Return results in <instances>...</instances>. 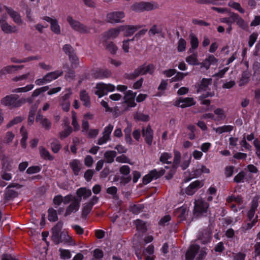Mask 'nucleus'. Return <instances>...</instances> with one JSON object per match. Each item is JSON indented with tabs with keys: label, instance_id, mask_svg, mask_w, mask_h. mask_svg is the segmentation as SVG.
<instances>
[{
	"label": "nucleus",
	"instance_id": "nucleus-26",
	"mask_svg": "<svg viewBox=\"0 0 260 260\" xmlns=\"http://www.w3.org/2000/svg\"><path fill=\"white\" fill-rule=\"evenodd\" d=\"M120 32L121 30L119 26L117 27L109 29L108 31L105 32L104 34V37L106 39H114L119 35Z\"/></svg>",
	"mask_w": 260,
	"mask_h": 260
},
{
	"label": "nucleus",
	"instance_id": "nucleus-16",
	"mask_svg": "<svg viewBox=\"0 0 260 260\" xmlns=\"http://www.w3.org/2000/svg\"><path fill=\"white\" fill-rule=\"evenodd\" d=\"M43 19L50 23V28L52 31L57 35L60 33V27L58 20L56 18L46 16L44 17Z\"/></svg>",
	"mask_w": 260,
	"mask_h": 260
},
{
	"label": "nucleus",
	"instance_id": "nucleus-56",
	"mask_svg": "<svg viewBox=\"0 0 260 260\" xmlns=\"http://www.w3.org/2000/svg\"><path fill=\"white\" fill-rule=\"evenodd\" d=\"M186 42L185 40L180 39L178 42L177 50L178 52H183L186 49Z\"/></svg>",
	"mask_w": 260,
	"mask_h": 260
},
{
	"label": "nucleus",
	"instance_id": "nucleus-45",
	"mask_svg": "<svg viewBox=\"0 0 260 260\" xmlns=\"http://www.w3.org/2000/svg\"><path fill=\"white\" fill-rule=\"evenodd\" d=\"M135 224L138 231L141 232H144L146 231V223L143 221L137 219L135 221Z\"/></svg>",
	"mask_w": 260,
	"mask_h": 260
},
{
	"label": "nucleus",
	"instance_id": "nucleus-40",
	"mask_svg": "<svg viewBox=\"0 0 260 260\" xmlns=\"http://www.w3.org/2000/svg\"><path fill=\"white\" fill-rule=\"evenodd\" d=\"M172 154L168 152H164L161 154L159 160L164 164H169L171 163Z\"/></svg>",
	"mask_w": 260,
	"mask_h": 260
},
{
	"label": "nucleus",
	"instance_id": "nucleus-41",
	"mask_svg": "<svg viewBox=\"0 0 260 260\" xmlns=\"http://www.w3.org/2000/svg\"><path fill=\"white\" fill-rule=\"evenodd\" d=\"M41 156L45 159L53 160V157L50 154L49 152L45 148L41 147L39 148Z\"/></svg>",
	"mask_w": 260,
	"mask_h": 260
},
{
	"label": "nucleus",
	"instance_id": "nucleus-25",
	"mask_svg": "<svg viewBox=\"0 0 260 260\" xmlns=\"http://www.w3.org/2000/svg\"><path fill=\"white\" fill-rule=\"evenodd\" d=\"M227 202L228 203H232L235 202L236 204H232L231 205V207L234 211H237L238 209L237 208V205L238 206V208L241 209L242 206H240V202L241 201V199L239 197H235L233 196L229 197L227 199Z\"/></svg>",
	"mask_w": 260,
	"mask_h": 260
},
{
	"label": "nucleus",
	"instance_id": "nucleus-28",
	"mask_svg": "<svg viewBox=\"0 0 260 260\" xmlns=\"http://www.w3.org/2000/svg\"><path fill=\"white\" fill-rule=\"evenodd\" d=\"M3 7L4 9H6L7 13L9 14L10 17L13 19L15 23L19 24L21 23L22 21L20 16L17 12L14 11L9 8L5 7L4 6Z\"/></svg>",
	"mask_w": 260,
	"mask_h": 260
},
{
	"label": "nucleus",
	"instance_id": "nucleus-44",
	"mask_svg": "<svg viewBox=\"0 0 260 260\" xmlns=\"http://www.w3.org/2000/svg\"><path fill=\"white\" fill-rule=\"evenodd\" d=\"M116 155V153L114 151H108L104 154L106 160L108 163H111L113 161Z\"/></svg>",
	"mask_w": 260,
	"mask_h": 260
},
{
	"label": "nucleus",
	"instance_id": "nucleus-1",
	"mask_svg": "<svg viewBox=\"0 0 260 260\" xmlns=\"http://www.w3.org/2000/svg\"><path fill=\"white\" fill-rule=\"evenodd\" d=\"M259 199V197L256 196L253 198L251 202L250 209L247 214V222L243 223L241 228V230L244 232L250 230L258 221V216L255 215V213L258 206Z\"/></svg>",
	"mask_w": 260,
	"mask_h": 260
},
{
	"label": "nucleus",
	"instance_id": "nucleus-42",
	"mask_svg": "<svg viewBox=\"0 0 260 260\" xmlns=\"http://www.w3.org/2000/svg\"><path fill=\"white\" fill-rule=\"evenodd\" d=\"M38 106L35 105L32 106L29 111V116L28 119V124L31 125L35 119V115L36 114V111L37 110Z\"/></svg>",
	"mask_w": 260,
	"mask_h": 260
},
{
	"label": "nucleus",
	"instance_id": "nucleus-2",
	"mask_svg": "<svg viewBox=\"0 0 260 260\" xmlns=\"http://www.w3.org/2000/svg\"><path fill=\"white\" fill-rule=\"evenodd\" d=\"M174 153L173 169H176L180 163V167L183 170H185L188 168L190 163L191 155L188 153H185L183 154V157L181 160V153L176 150H174Z\"/></svg>",
	"mask_w": 260,
	"mask_h": 260
},
{
	"label": "nucleus",
	"instance_id": "nucleus-36",
	"mask_svg": "<svg viewBox=\"0 0 260 260\" xmlns=\"http://www.w3.org/2000/svg\"><path fill=\"white\" fill-rule=\"evenodd\" d=\"M41 59V56L39 55L29 56L23 59H17L16 57H12L11 61L15 63H22L28 62L32 60H39Z\"/></svg>",
	"mask_w": 260,
	"mask_h": 260
},
{
	"label": "nucleus",
	"instance_id": "nucleus-13",
	"mask_svg": "<svg viewBox=\"0 0 260 260\" xmlns=\"http://www.w3.org/2000/svg\"><path fill=\"white\" fill-rule=\"evenodd\" d=\"M125 13L123 11H114L109 13L107 15L108 22L113 23L121 22V19L124 18Z\"/></svg>",
	"mask_w": 260,
	"mask_h": 260
},
{
	"label": "nucleus",
	"instance_id": "nucleus-38",
	"mask_svg": "<svg viewBox=\"0 0 260 260\" xmlns=\"http://www.w3.org/2000/svg\"><path fill=\"white\" fill-rule=\"evenodd\" d=\"M20 133L22 136V139L21 140V145L23 148H26V140L27 139V133L24 126H22L20 129Z\"/></svg>",
	"mask_w": 260,
	"mask_h": 260
},
{
	"label": "nucleus",
	"instance_id": "nucleus-3",
	"mask_svg": "<svg viewBox=\"0 0 260 260\" xmlns=\"http://www.w3.org/2000/svg\"><path fill=\"white\" fill-rule=\"evenodd\" d=\"M25 102L24 99H18L16 95H7L1 100V104L5 106L10 107H18Z\"/></svg>",
	"mask_w": 260,
	"mask_h": 260
},
{
	"label": "nucleus",
	"instance_id": "nucleus-61",
	"mask_svg": "<svg viewBox=\"0 0 260 260\" xmlns=\"http://www.w3.org/2000/svg\"><path fill=\"white\" fill-rule=\"evenodd\" d=\"M2 170H5L7 171H11L12 170V166L11 162L6 160L2 159Z\"/></svg>",
	"mask_w": 260,
	"mask_h": 260
},
{
	"label": "nucleus",
	"instance_id": "nucleus-62",
	"mask_svg": "<svg viewBox=\"0 0 260 260\" xmlns=\"http://www.w3.org/2000/svg\"><path fill=\"white\" fill-rule=\"evenodd\" d=\"M116 161L120 163H127L131 164L129 159L124 155H121L116 157Z\"/></svg>",
	"mask_w": 260,
	"mask_h": 260
},
{
	"label": "nucleus",
	"instance_id": "nucleus-64",
	"mask_svg": "<svg viewBox=\"0 0 260 260\" xmlns=\"http://www.w3.org/2000/svg\"><path fill=\"white\" fill-rule=\"evenodd\" d=\"M9 171H5V170H2L1 172V177L3 179L9 181L12 178V175L8 172Z\"/></svg>",
	"mask_w": 260,
	"mask_h": 260
},
{
	"label": "nucleus",
	"instance_id": "nucleus-31",
	"mask_svg": "<svg viewBox=\"0 0 260 260\" xmlns=\"http://www.w3.org/2000/svg\"><path fill=\"white\" fill-rule=\"evenodd\" d=\"M2 30L6 34H12L16 32L18 29L14 25H11L7 22H3L1 25Z\"/></svg>",
	"mask_w": 260,
	"mask_h": 260
},
{
	"label": "nucleus",
	"instance_id": "nucleus-19",
	"mask_svg": "<svg viewBox=\"0 0 260 260\" xmlns=\"http://www.w3.org/2000/svg\"><path fill=\"white\" fill-rule=\"evenodd\" d=\"M217 61L218 60L213 55H209L203 62L200 63L201 68L207 70L211 65L216 64Z\"/></svg>",
	"mask_w": 260,
	"mask_h": 260
},
{
	"label": "nucleus",
	"instance_id": "nucleus-5",
	"mask_svg": "<svg viewBox=\"0 0 260 260\" xmlns=\"http://www.w3.org/2000/svg\"><path fill=\"white\" fill-rule=\"evenodd\" d=\"M115 90V86L110 83L105 84L103 82H100L96 84L95 94L99 98H102L107 95L109 92H113Z\"/></svg>",
	"mask_w": 260,
	"mask_h": 260
},
{
	"label": "nucleus",
	"instance_id": "nucleus-43",
	"mask_svg": "<svg viewBox=\"0 0 260 260\" xmlns=\"http://www.w3.org/2000/svg\"><path fill=\"white\" fill-rule=\"evenodd\" d=\"M134 119L142 121H148L149 120V116L141 112H137L134 115Z\"/></svg>",
	"mask_w": 260,
	"mask_h": 260
},
{
	"label": "nucleus",
	"instance_id": "nucleus-11",
	"mask_svg": "<svg viewBox=\"0 0 260 260\" xmlns=\"http://www.w3.org/2000/svg\"><path fill=\"white\" fill-rule=\"evenodd\" d=\"M195 104L196 102L192 98H179L174 102V106L182 108L190 107Z\"/></svg>",
	"mask_w": 260,
	"mask_h": 260
},
{
	"label": "nucleus",
	"instance_id": "nucleus-9",
	"mask_svg": "<svg viewBox=\"0 0 260 260\" xmlns=\"http://www.w3.org/2000/svg\"><path fill=\"white\" fill-rule=\"evenodd\" d=\"M70 205L67 207L64 216H68L72 213L76 212L79 209L80 200L72 195V199L70 201Z\"/></svg>",
	"mask_w": 260,
	"mask_h": 260
},
{
	"label": "nucleus",
	"instance_id": "nucleus-46",
	"mask_svg": "<svg viewBox=\"0 0 260 260\" xmlns=\"http://www.w3.org/2000/svg\"><path fill=\"white\" fill-rule=\"evenodd\" d=\"M51 147L52 151L54 153H57L61 148L59 142L56 139H53L51 143Z\"/></svg>",
	"mask_w": 260,
	"mask_h": 260
},
{
	"label": "nucleus",
	"instance_id": "nucleus-39",
	"mask_svg": "<svg viewBox=\"0 0 260 260\" xmlns=\"http://www.w3.org/2000/svg\"><path fill=\"white\" fill-rule=\"evenodd\" d=\"M186 61L190 65H200L199 62L198 55L196 54H192L186 58Z\"/></svg>",
	"mask_w": 260,
	"mask_h": 260
},
{
	"label": "nucleus",
	"instance_id": "nucleus-12",
	"mask_svg": "<svg viewBox=\"0 0 260 260\" xmlns=\"http://www.w3.org/2000/svg\"><path fill=\"white\" fill-rule=\"evenodd\" d=\"M154 66L152 64H144L135 70L134 76L137 77L140 75H144L148 73L151 74L154 72Z\"/></svg>",
	"mask_w": 260,
	"mask_h": 260
},
{
	"label": "nucleus",
	"instance_id": "nucleus-17",
	"mask_svg": "<svg viewBox=\"0 0 260 260\" xmlns=\"http://www.w3.org/2000/svg\"><path fill=\"white\" fill-rule=\"evenodd\" d=\"M204 183L202 181L196 180L192 182L188 187L185 188V193L188 195H192L196 191L202 187Z\"/></svg>",
	"mask_w": 260,
	"mask_h": 260
},
{
	"label": "nucleus",
	"instance_id": "nucleus-7",
	"mask_svg": "<svg viewBox=\"0 0 260 260\" xmlns=\"http://www.w3.org/2000/svg\"><path fill=\"white\" fill-rule=\"evenodd\" d=\"M62 74L61 71H56L47 74L42 78L38 79L35 81L37 85L40 86L51 82L52 80L57 79Z\"/></svg>",
	"mask_w": 260,
	"mask_h": 260
},
{
	"label": "nucleus",
	"instance_id": "nucleus-54",
	"mask_svg": "<svg viewBox=\"0 0 260 260\" xmlns=\"http://www.w3.org/2000/svg\"><path fill=\"white\" fill-rule=\"evenodd\" d=\"M62 225L63 223L61 222H59L52 229V233L54 236L57 237L59 235V233L62 228Z\"/></svg>",
	"mask_w": 260,
	"mask_h": 260
},
{
	"label": "nucleus",
	"instance_id": "nucleus-8",
	"mask_svg": "<svg viewBox=\"0 0 260 260\" xmlns=\"http://www.w3.org/2000/svg\"><path fill=\"white\" fill-rule=\"evenodd\" d=\"M67 20L72 28L75 30L81 33H87L89 32V29L86 26L74 20L72 17L68 16Z\"/></svg>",
	"mask_w": 260,
	"mask_h": 260
},
{
	"label": "nucleus",
	"instance_id": "nucleus-59",
	"mask_svg": "<svg viewBox=\"0 0 260 260\" xmlns=\"http://www.w3.org/2000/svg\"><path fill=\"white\" fill-rule=\"evenodd\" d=\"M236 18L237 24L239 25L240 27L242 28H245L247 27L246 23L244 21V20L240 17L239 15H234V18Z\"/></svg>",
	"mask_w": 260,
	"mask_h": 260
},
{
	"label": "nucleus",
	"instance_id": "nucleus-32",
	"mask_svg": "<svg viewBox=\"0 0 260 260\" xmlns=\"http://www.w3.org/2000/svg\"><path fill=\"white\" fill-rule=\"evenodd\" d=\"M111 75V72L107 69H99L94 73V77L95 78L104 79L109 77Z\"/></svg>",
	"mask_w": 260,
	"mask_h": 260
},
{
	"label": "nucleus",
	"instance_id": "nucleus-37",
	"mask_svg": "<svg viewBox=\"0 0 260 260\" xmlns=\"http://www.w3.org/2000/svg\"><path fill=\"white\" fill-rule=\"evenodd\" d=\"M22 66H9L3 69L0 72V76L3 74L6 73H12L13 72L17 71V70L21 69Z\"/></svg>",
	"mask_w": 260,
	"mask_h": 260
},
{
	"label": "nucleus",
	"instance_id": "nucleus-29",
	"mask_svg": "<svg viewBox=\"0 0 260 260\" xmlns=\"http://www.w3.org/2000/svg\"><path fill=\"white\" fill-rule=\"evenodd\" d=\"M64 125L66 127L61 132H60L59 134V138L60 139H63L67 137H68L72 133V129L71 127L69 126V120L67 118V119H64Z\"/></svg>",
	"mask_w": 260,
	"mask_h": 260
},
{
	"label": "nucleus",
	"instance_id": "nucleus-52",
	"mask_svg": "<svg viewBox=\"0 0 260 260\" xmlns=\"http://www.w3.org/2000/svg\"><path fill=\"white\" fill-rule=\"evenodd\" d=\"M188 74V73L178 72L175 76L170 79L171 82H175L182 80L185 76Z\"/></svg>",
	"mask_w": 260,
	"mask_h": 260
},
{
	"label": "nucleus",
	"instance_id": "nucleus-18",
	"mask_svg": "<svg viewBox=\"0 0 260 260\" xmlns=\"http://www.w3.org/2000/svg\"><path fill=\"white\" fill-rule=\"evenodd\" d=\"M136 96V93L132 90H128L125 93L124 96V101L127 107H135L136 106L137 104L135 101Z\"/></svg>",
	"mask_w": 260,
	"mask_h": 260
},
{
	"label": "nucleus",
	"instance_id": "nucleus-30",
	"mask_svg": "<svg viewBox=\"0 0 260 260\" xmlns=\"http://www.w3.org/2000/svg\"><path fill=\"white\" fill-rule=\"evenodd\" d=\"M210 172V170L205 166L203 165H198L196 169L193 171V176L197 177L200 176L203 173L208 174Z\"/></svg>",
	"mask_w": 260,
	"mask_h": 260
},
{
	"label": "nucleus",
	"instance_id": "nucleus-53",
	"mask_svg": "<svg viewBox=\"0 0 260 260\" xmlns=\"http://www.w3.org/2000/svg\"><path fill=\"white\" fill-rule=\"evenodd\" d=\"M214 113L217 116V120H222L225 117L224 110L220 108L216 109L214 110Z\"/></svg>",
	"mask_w": 260,
	"mask_h": 260
},
{
	"label": "nucleus",
	"instance_id": "nucleus-33",
	"mask_svg": "<svg viewBox=\"0 0 260 260\" xmlns=\"http://www.w3.org/2000/svg\"><path fill=\"white\" fill-rule=\"evenodd\" d=\"M80 98L86 107H89L90 105V98L88 93L84 89L81 90L80 93Z\"/></svg>",
	"mask_w": 260,
	"mask_h": 260
},
{
	"label": "nucleus",
	"instance_id": "nucleus-49",
	"mask_svg": "<svg viewBox=\"0 0 260 260\" xmlns=\"http://www.w3.org/2000/svg\"><path fill=\"white\" fill-rule=\"evenodd\" d=\"M228 5L230 7L239 11L241 13H244L245 12V10L241 7L240 4L238 3L231 1L229 3Z\"/></svg>",
	"mask_w": 260,
	"mask_h": 260
},
{
	"label": "nucleus",
	"instance_id": "nucleus-55",
	"mask_svg": "<svg viewBox=\"0 0 260 260\" xmlns=\"http://www.w3.org/2000/svg\"><path fill=\"white\" fill-rule=\"evenodd\" d=\"M249 78V76L247 73H243L239 82V85L242 86L247 84L248 82Z\"/></svg>",
	"mask_w": 260,
	"mask_h": 260
},
{
	"label": "nucleus",
	"instance_id": "nucleus-23",
	"mask_svg": "<svg viewBox=\"0 0 260 260\" xmlns=\"http://www.w3.org/2000/svg\"><path fill=\"white\" fill-rule=\"evenodd\" d=\"M78 200H80V202L81 199H86L88 197H90L91 194V190L89 189H87L85 187H81L79 188L76 192Z\"/></svg>",
	"mask_w": 260,
	"mask_h": 260
},
{
	"label": "nucleus",
	"instance_id": "nucleus-34",
	"mask_svg": "<svg viewBox=\"0 0 260 260\" xmlns=\"http://www.w3.org/2000/svg\"><path fill=\"white\" fill-rule=\"evenodd\" d=\"M48 90H49L48 86L41 87H40L39 88L35 89L32 93L31 98H28L27 99V102H28L29 103L31 102L32 100V98L37 97V96H39L41 93L44 92Z\"/></svg>",
	"mask_w": 260,
	"mask_h": 260
},
{
	"label": "nucleus",
	"instance_id": "nucleus-20",
	"mask_svg": "<svg viewBox=\"0 0 260 260\" xmlns=\"http://www.w3.org/2000/svg\"><path fill=\"white\" fill-rule=\"evenodd\" d=\"M72 199V195L68 194L64 197L60 195L55 196L53 199V203L55 205L59 206L61 203L64 204H68L70 203V201Z\"/></svg>",
	"mask_w": 260,
	"mask_h": 260
},
{
	"label": "nucleus",
	"instance_id": "nucleus-27",
	"mask_svg": "<svg viewBox=\"0 0 260 260\" xmlns=\"http://www.w3.org/2000/svg\"><path fill=\"white\" fill-rule=\"evenodd\" d=\"M70 166L75 175H78L82 167V162L78 159H73L70 162Z\"/></svg>",
	"mask_w": 260,
	"mask_h": 260
},
{
	"label": "nucleus",
	"instance_id": "nucleus-35",
	"mask_svg": "<svg viewBox=\"0 0 260 260\" xmlns=\"http://www.w3.org/2000/svg\"><path fill=\"white\" fill-rule=\"evenodd\" d=\"M211 82L212 79L211 78H203L198 89V92L207 90L208 86L211 84Z\"/></svg>",
	"mask_w": 260,
	"mask_h": 260
},
{
	"label": "nucleus",
	"instance_id": "nucleus-57",
	"mask_svg": "<svg viewBox=\"0 0 260 260\" xmlns=\"http://www.w3.org/2000/svg\"><path fill=\"white\" fill-rule=\"evenodd\" d=\"M106 46L108 50L112 54H115L118 49L116 45L112 42L107 43Z\"/></svg>",
	"mask_w": 260,
	"mask_h": 260
},
{
	"label": "nucleus",
	"instance_id": "nucleus-51",
	"mask_svg": "<svg viewBox=\"0 0 260 260\" xmlns=\"http://www.w3.org/2000/svg\"><path fill=\"white\" fill-rule=\"evenodd\" d=\"M59 105L63 111L68 112L70 108V102L69 100H60Z\"/></svg>",
	"mask_w": 260,
	"mask_h": 260
},
{
	"label": "nucleus",
	"instance_id": "nucleus-22",
	"mask_svg": "<svg viewBox=\"0 0 260 260\" xmlns=\"http://www.w3.org/2000/svg\"><path fill=\"white\" fill-rule=\"evenodd\" d=\"M188 208L186 205L182 206L175 211V215L180 219L181 220L186 218L188 215Z\"/></svg>",
	"mask_w": 260,
	"mask_h": 260
},
{
	"label": "nucleus",
	"instance_id": "nucleus-4",
	"mask_svg": "<svg viewBox=\"0 0 260 260\" xmlns=\"http://www.w3.org/2000/svg\"><path fill=\"white\" fill-rule=\"evenodd\" d=\"M158 7V4L155 2H141L133 5L131 9L136 12H141L144 11H151Z\"/></svg>",
	"mask_w": 260,
	"mask_h": 260
},
{
	"label": "nucleus",
	"instance_id": "nucleus-50",
	"mask_svg": "<svg viewBox=\"0 0 260 260\" xmlns=\"http://www.w3.org/2000/svg\"><path fill=\"white\" fill-rule=\"evenodd\" d=\"M58 217L55 210L51 208L48 210V219L50 221H55Z\"/></svg>",
	"mask_w": 260,
	"mask_h": 260
},
{
	"label": "nucleus",
	"instance_id": "nucleus-24",
	"mask_svg": "<svg viewBox=\"0 0 260 260\" xmlns=\"http://www.w3.org/2000/svg\"><path fill=\"white\" fill-rule=\"evenodd\" d=\"M143 135L145 138L146 142L151 145L153 140V131L150 126H148L145 129H143Z\"/></svg>",
	"mask_w": 260,
	"mask_h": 260
},
{
	"label": "nucleus",
	"instance_id": "nucleus-58",
	"mask_svg": "<svg viewBox=\"0 0 260 260\" xmlns=\"http://www.w3.org/2000/svg\"><path fill=\"white\" fill-rule=\"evenodd\" d=\"M94 203H87L84 204L83 208V214L84 215H87L91 210Z\"/></svg>",
	"mask_w": 260,
	"mask_h": 260
},
{
	"label": "nucleus",
	"instance_id": "nucleus-6",
	"mask_svg": "<svg viewBox=\"0 0 260 260\" xmlns=\"http://www.w3.org/2000/svg\"><path fill=\"white\" fill-rule=\"evenodd\" d=\"M197 252L199 253V256L197 258L198 260L202 259L206 254V252L204 248L199 251L198 245L196 244L191 245L186 253V260H193Z\"/></svg>",
	"mask_w": 260,
	"mask_h": 260
},
{
	"label": "nucleus",
	"instance_id": "nucleus-63",
	"mask_svg": "<svg viewBox=\"0 0 260 260\" xmlns=\"http://www.w3.org/2000/svg\"><path fill=\"white\" fill-rule=\"evenodd\" d=\"M69 58L71 62L72 68H76L79 62L77 56L73 53L72 54H70Z\"/></svg>",
	"mask_w": 260,
	"mask_h": 260
},
{
	"label": "nucleus",
	"instance_id": "nucleus-15",
	"mask_svg": "<svg viewBox=\"0 0 260 260\" xmlns=\"http://www.w3.org/2000/svg\"><path fill=\"white\" fill-rule=\"evenodd\" d=\"M141 27V25H123L120 26V29L121 32H123L124 36L128 37L133 35Z\"/></svg>",
	"mask_w": 260,
	"mask_h": 260
},
{
	"label": "nucleus",
	"instance_id": "nucleus-10",
	"mask_svg": "<svg viewBox=\"0 0 260 260\" xmlns=\"http://www.w3.org/2000/svg\"><path fill=\"white\" fill-rule=\"evenodd\" d=\"M208 206V204L202 199L196 200L194 207V213L198 216L200 214H204L207 212Z\"/></svg>",
	"mask_w": 260,
	"mask_h": 260
},
{
	"label": "nucleus",
	"instance_id": "nucleus-47",
	"mask_svg": "<svg viewBox=\"0 0 260 260\" xmlns=\"http://www.w3.org/2000/svg\"><path fill=\"white\" fill-rule=\"evenodd\" d=\"M189 38L190 40V44L191 46V48L190 49L189 51L190 52H191V49H196L198 47L199 41L198 38L193 34L190 35Z\"/></svg>",
	"mask_w": 260,
	"mask_h": 260
},
{
	"label": "nucleus",
	"instance_id": "nucleus-48",
	"mask_svg": "<svg viewBox=\"0 0 260 260\" xmlns=\"http://www.w3.org/2000/svg\"><path fill=\"white\" fill-rule=\"evenodd\" d=\"M34 87V85L32 84H28L25 87H20L16 88L13 90L14 92H26L32 90Z\"/></svg>",
	"mask_w": 260,
	"mask_h": 260
},
{
	"label": "nucleus",
	"instance_id": "nucleus-21",
	"mask_svg": "<svg viewBox=\"0 0 260 260\" xmlns=\"http://www.w3.org/2000/svg\"><path fill=\"white\" fill-rule=\"evenodd\" d=\"M164 172H161L160 174L156 170H152L148 174L146 175L143 179V183L147 184L150 183L153 179H157L160 175H162Z\"/></svg>",
	"mask_w": 260,
	"mask_h": 260
},
{
	"label": "nucleus",
	"instance_id": "nucleus-60",
	"mask_svg": "<svg viewBox=\"0 0 260 260\" xmlns=\"http://www.w3.org/2000/svg\"><path fill=\"white\" fill-rule=\"evenodd\" d=\"M161 32V29L156 25H153L149 31V35L150 36H153L155 34H159Z\"/></svg>",
	"mask_w": 260,
	"mask_h": 260
},
{
	"label": "nucleus",
	"instance_id": "nucleus-14",
	"mask_svg": "<svg viewBox=\"0 0 260 260\" xmlns=\"http://www.w3.org/2000/svg\"><path fill=\"white\" fill-rule=\"evenodd\" d=\"M113 129V126L111 124H109L108 126H106L103 133V136L98 139L97 144L101 145L106 143L109 141Z\"/></svg>",
	"mask_w": 260,
	"mask_h": 260
}]
</instances>
